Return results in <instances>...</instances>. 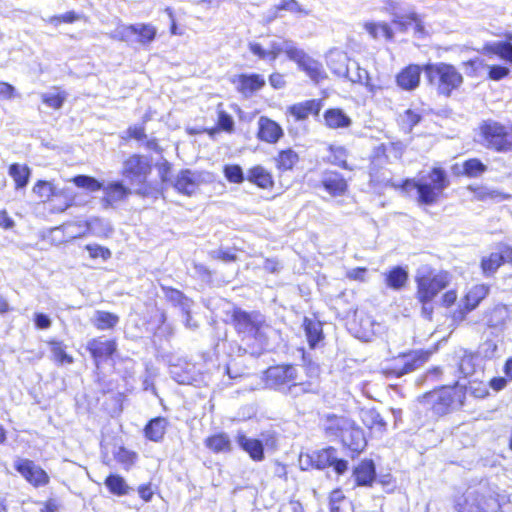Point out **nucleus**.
Segmentation results:
<instances>
[{"label":"nucleus","mask_w":512,"mask_h":512,"mask_svg":"<svg viewBox=\"0 0 512 512\" xmlns=\"http://www.w3.org/2000/svg\"><path fill=\"white\" fill-rule=\"evenodd\" d=\"M450 274L448 271L439 272L428 271L415 278L416 293L415 297L421 307V316L431 321L434 314V300L436 296L450 284Z\"/></svg>","instance_id":"nucleus-2"},{"label":"nucleus","mask_w":512,"mask_h":512,"mask_svg":"<svg viewBox=\"0 0 512 512\" xmlns=\"http://www.w3.org/2000/svg\"><path fill=\"white\" fill-rule=\"evenodd\" d=\"M408 280V271L401 266L391 267L384 273L385 285L396 291L404 289L407 286Z\"/></svg>","instance_id":"nucleus-36"},{"label":"nucleus","mask_w":512,"mask_h":512,"mask_svg":"<svg viewBox=\"0 0 512 512\" xmlns=\"http://www.w3.org/2000/svg\"><path fill=\"white\" fill-rule=\"evenodd\" d=\"M166 428V418H151L149 423L145 426V436L152 441H159Z\"/></svg>","instance_id":"nucleus-50"},{"label":"nucleus","mask_w":512,"mask_h":512,"mask_svg":"<svg viewBox=\"0 0 512 512\" xmlns=\"http://www.w3.org/2000/svg\"><path fill=\"white\" fill-rule=\"evenodd\" d=\"M487 79L492 81H500L509 76L510 70L504 65H487Z\"/></svg>","instance_id":"nucleus-62"},{"label":"nucleus","mask_w":512,"mask_h":512,"mask_svg":"<svg viewBox=\"0 0 512 512\" xmlns=\"http://www.w3.org/2000/svg\"><path fill=\"white\" fill-rule=\"evenodd\" d=\"M433 353L434 350L432 349L410 350L399 353L386 359L383 373L388 377H401L420 368L430 359Z\"/></svg>","instance_id":"nucleus-7"},{"label":"nucleus","mask_w":512,"mask_h":512,"mask_svg":"<svg viewBox=\"0 0 512 512\" xmlns=\"http://www.w3.org/2000/svg\"><path fill=\"white\" fill-rule=\"evenodd\" d=\"M173 186L179 194L191 196L198 189L199 179L193 171L183 169L177 174Z\"/></svg>","instance_id":"nucleus-32"},{"label":"nucleus","mask_w":512,"mask_h":512,"mask_svg":"<svg viewBox=\"0 0 512 512\" xmlns=\"http://www.w3.org/2000/svg\"><path fill=\"white\" fill-rule=\"evenodd\" d=\"M422 70L418 64L403 67L395 76L397 86L405 91L415 90L420 84Z\"/></svg>","instance_id":"nucleus-29"},{"label":"nucleus","mask_w":512,"mask_h":512,"mask_svg":"<svg viewBox=\"0 0 512 512\" xmlns=\"http://www.w3.org/2000/svg\"><path fill=\"white\" fill-rule=\"evenodd\" d=\"M70 181L77 187L83 190H86L91 193H95L101 191L103 188V183L96 179L95 177L78 174L73 176Z\"/></svg>","instance_id":"nucleus-47"},{"label":"nucleus","mask_w":512,"mask_h":512,"mask_svg":"<svg viewBox=\"0 0 512 512\" xmlns=\"http://www.w3.org/2000/svg\"><path fill=\"white\" fill-rule=\"evenodd\" d=\"M66 93L64 91H58L56 93L43 94L41 99L42 102L48 107L57 110L60 109L66 100Z\"/></svg>","instance_id":"nucleus-60"},{"label":"nucleus","mask_w":512,"mask_h":512,"mask_svg":"<svg viewBox=\"0 0 512 512\" xmlns=\"http://www.w3.org/2000/svg\"><path fill=\"white\" fill-rule=\"evenodd\" d=\"M103 192L100 203L103 209H116L126 203L134 190L120 180H113L106 185L103 184Z\"/></svg>","instance_id":"nucleus-16"},{"label":"nucleus","mask_w":512,"mask_h":512,"mask_svg":"<svg viewBox=\"0 0 512 512\" xmlns=\"http://www.w3.org/2000/svg\"><path fill=\"white\" fill-rule=\"evenodd\" d=\"M84 249L88 252L89 258L92 260L102 259L107 261L111 258L112 253L108 247L99 244H87Z\"/></svg>","instance_id":"nucleus-57"},{"label":"nucleus","mask_w":512,"mask_h":512,"mask_svg":"<svg viewBox=\"0 0 512 512\" xmlns=\"http://www.w3.org/2000/svg\"><path fill=\"white\" fill-rule=\"evenodd\" d=\"M47 345L51 352V359L57 365L72 364L74 358L67 352V345L59 339H49Z\"/></svg>","instance_id":"nucleus-38"},{"label":"nucleus","mask_w":512,"mask_h":512,"mask_svg":"<svg viewBox=\"0 0 512 512\" xmlns=\"http://www.w3.org/2000/svg\"><path fill=\"white\" fill-rule=\"evenodd\" d=\"M273 162L277 172L284 174L296 170L301 162V157L292 147H285L277 151Z\"/></svg>","instance_id":"nucleus-28"},{"label":"nucleus","mask_w":512,"mask_h":512,"mask_svg":"<svg viewBox=\"0 0 512 512\" xmlns=\"http://www.w3.org/2000/svg\"><path fill=\"white\" fill-rule=\"evenodd\" d=\"M150 119L149 115L146 114L142 118L141 124H134L127 127L125 133L121 136V139L124 142H130L131 140H135L138 142L144 141V147L147 150L153 151L157 154H161L163 149L159 144V140L155 137L148 138L145 128V123Z\"/></svg>","instance_id":"nucleus-18"},{"label":"nucleus","mask_w":512,"mask_h":512,"mask_svg":"<svg viewBox=\"0 0 512 512\" xmlns=\"http://www.w3.org/2000/svg\"><path fill=\"white\" fill-rule=\"evenodd\" d=\"M310 458L311 463L317 469H325L326 467L333 466L338 474H343L348 469V462L343 459L337 458L336 449L328 447L320 451L314 452Z\"/></svg>","instance_id":"nucleus-20"},{"label":"nucleus","mask_w":512,"mask_h":512,"mask_svg":"<svg viewBox=\"0 0 512 512\" xmlns=\"http://www.w3.org/2000/svg\"><path fill=\"white\" fill-rule=\"evenodd\" d=\"M302 328L305 332L309 348L315 349L324 339L322 323L319 320L304 317Z\"/></svg>","instance_id":"nucleus-35"},{"label":"nucleus","mask_w":512,"mask_h":512,"mask_svg":"<svg viewBox=\"0 0 512 512\" xmlns=\"http://www.w3.org/2000/svg\"><path fill=\"white\" fill-rule=\"evenodd\" d=\"M161 289L166 299L170 302L182 304L186 300L184 293L177 288L161 285Z\"/></svg>","instance_id":"nucleus-63"},{"label":"nucleus","mask_w":512,"mask_h":512,"mask_svg":"<svg viewBox=\"0 0 512 512\" xmlns=\"http://www.w3.org/2000/svg\"><path fill=\"white\" fill-rule=\"evenodd\" d=\"M486 171L487 166L479 158H468L462 163V174L468 178H477Z\"/></svg>","instance_id":"nucleus-48"},{"label":"nucleus","mask_w":512,"mask_h":512,"mask_svg":"<svg viewBox=\"0 0 512 512\" xmlns=\"http://www.w3.org/2000/svg\"><path fill=\"white\" fill-rule=\"evenodd\" d=\"M81 19V15L76 13L75 11H67L63 14L50 16L47 22L55 27L61 24H72Z\"/></svg>","instance_id":"nucleus-59"},{"label":"nucleus","mask_w":512,"mask_h":512,"mask_svg":"<svg viewBox=\"0 0 512 512\" xmlns=\"http://www.w3.org/2000/svg\"><path fill=\"white\" fill-rule=\"evenodd\" d=\"M427 83L440 97L450 98L464 84V77L456 66L446 62L428 63L423 66Z\"/></svg>","instance_id":"nucleus-3"},{"label":"nucleus","mask_w":512,"mask_h":512,"mask_svg":"<svg viewBox=\"0 0 512 512\" xmlns=\"http://www.w3.org/2000/svg\"><path fill=\"white\" fill-rule=\"evenodd\" d=\"M482 53L485 55H497L512 64V43L510 42H487L482 46Z\"/></svg>","instance_id":"nucleus-42"},{"label":"nucleus","mask_w":512,"mask_h":512,"mask_svg":"<svg viewBox=\"0 0 512 512\" xmlns=\"http://www.w3.org/2000/svg\"><path fill=\"white\" fill-rule=\"evenodd\" d=\"M223 174L229 183L241 184L246 177L238 164H227L223 167Z\"/></svg>","instance_id":"nucleus-55"},{"label":"nucleus","mask_w":512,"mask_h":512,"mask_svg":"<svg viewBox=\"0 0 512 512\" xmlns=\"http://www.w3.org/2000/svg\"><path fill=\"white\" fill-rule=\"evenodd\" d=\"M236 441L239 444V446L246 451L250 457L255 461H261L264 458V449L262 442L253 439L248 438L245 434L239 433L236 437Z\"/></svg>","instance_id":"nucleus-40"},{"label":"nucleus","mask_w":512,"mask_h":512,"mask_svg":"<svg viewBox=\"0 0 512 512\" xmlns=\"http://www.w3.org/2000/svg\"><path fill=\"white\" fill-rule=\"evenodd\" d=\"M15 469L32 485L44 486L49 482L47 473L33 461L19 459L15 463Z\"/></svg>","instance_id":"nucleus-25"},{"label":"nucleus","mask_w":512,"mask_h":512,"mask_svg":"<svg viewBox=\"0 0 512 512\" xmlns=\"http://www.w3.org/2000/svg\"><path fill=\"white\" fill-rule=\"evenodd\" d=\"M470 191L473 192L474 198L478 201H503L509 200L512 196L508 193L500 192L497 190L487 189L481 186L469 187Z\"/></svg>","instance_id":"nucleus-46"},{"label":"nucleus","mask_w":512,"mask_h":512,"mask_svg":"<svg viewBox=\"0 0 512 512\" xmlns=\"http://www.w3.org/2000/svg\"><path fill=\"white\" fill-rule=\"evenodd\" d=\"M265 385L277 391L291 390L301 387L303 392H309L306 383L298 381V366L292 363H280L267 367L263 372Z\"/></svg>","instance_id":"nucleus-8"},{"label":"nucleus","mask_w":512,"mask_h":512,"mask_svg":"<svg viewBox=\"0 0 512 512\" xmlns=\"http://www.w3.org/2000/svg\"><path fill=\"white\" fill-rule=\"evenodd\" d=\"M206 445L215 453L230 452L232 448L231 441L225 433H219L208 437L206 439Z\"/></svg>","instance_id":"nucleus-51"},{"label":"nucleus","mask_w":512,"mask_h":512,"mask_svg":"<svg viewBox=\"0 0 512 512\" xmlns=\"http://www.w3.org/2000/svg\"><path fill=\"white\" fill-rule=\"evenodd\" d=\"M325 429L328 435L340 437L353 452H361L367 444L363 430L351 418H328Z\"/></svg>","instance_id":"nucleus-9"},{"label":"nucleus","mask_w":512,"mask_h":512,"mask_svg":"<svg viewBox=\"0 0 512 512\" xmlns=\"http://www.w3.org/2000/svg\"><path fill=\"white\" fill-rule=\"evenodd\" d=\"M217 121L214 126L205 128L203 132L208 134L210 137H214L220 132L231 134L235 131V123L233 117L224 109L222 102L216 106Z\"/></svg>","instance_id":"nucleus-30"},{"label":"nucleus","mask_w":512,"mask_h":512,"mask_svg":"<svg viewBox=\"0 0 512 512\" xmlns=\"http://www.w3.org/2000/svg\"><path fill=\"white\" fill-rule=\"evenodd\" d=\"M231 83L235 85L238 93L246 97L252 96L266 85L265 78L258 73L237 74L231 79Z\"/></svg>","instance_id":"nucleus-21"},{"label":"nucleus","mask_w":512,"mask_h":512,"mask_svg":"<svg viewBox=\"0 0 512 512\" xmlns=\"http://www.w3.org/2000/svg\"><path fill=\"white\" fill-rule=\"evenodd\" d=\"M246 180L263 191H272L276 186L273 172L262 164H256L248 168Z\"/></svg>","instance_id":"nucleus-24"},{"label":"nucleus","mask_w":512,"mask_h":512,"mask_svg":"<svg viewBox=\"0 0 512 512\" xmlns=\"http://www.w3.org/2000/svg\"><path fill=\"white\" fill-rule=\"evenodd\" d=\"M462 64L467 70V75L471 78L478 77L482 73V71L487 67V64L485 63L484 59L479 57H475L467 61H464Z\"/></svg>","instance_id":"nucleus-58"},{"label":"nucleus","mask_w":512,"mask_h":512,"mask_svg":"<svg viewBox=\"0 0 512 512\" xmlns=\"http://www.w3.org/2000/svg\"><path fill=\"white\" fill-rule=\"evenodd\" d=\"M284 54L295 62L298 68L303 71L314 83L318 84L327 78L323 65L309 56L303 49L299 48L292 40L283 41Z\"/></svg>","instance_id":"nucleus-12"},{"label":"nucleus","mask_w":512,"mask_h":512,"mask_svg":"<svg viewBox=\"0 0 512 512\" xmlns=\"http://www.w3.org/2000/svg\"><path fill=\"white\" fill-rule=\"evenodd\" d=\"M330 156V162L343 169L352 171L353 167L348 163L349 151L345 146L330 144L327 147Z\"/></svg>","instance_id":"nucleus-43"},{"label":"nucleus","mask_w":512,"mask_h":512,"mask_svg":"<svg viewBox=\"0 0 512 512\" xmlns=\"http://www.w3.org/2000/svg\"><path fill=\"white\" fill-rule=\"evenodd\" d=\"M284 136V130L281 125L267 117L260 116L257 123L256 137L260 142L274 145Z\"/></svg>","instance_id":"nucleus-22"},{"label":"nucleus","mask_w":512,"mask_h":512,"mask_svg":"<svg viewBox=\"0 0 512 512\" xmlns=\"http://www.w3.org/2000/svg\"><path fill=\"white\" fill-rule=\"evenodd\" d=\"M130 35L137 36V42L142 45H148L155 40L157 36V29L152 24H130L123 27L119 36L115 38L118 41L127 42Z\"/></svg>","instance_id":"nucleus-23"},{"label":"nucleus","mask_w":512,"mask_h":512,"mask_svg":"<svg viewBox=\"0 0 512 512\" xmlns=\"http://www.w3.org/2000/svg\"><path fill=\"white\" fill-rule=\"evenodd\" d=\"M428 178L430 182L422 180L417 182V202L420 205L431 206L436 204L450 184L448 174L442 167H432L428 172Z\"/></svg>","instance_id":"nucleus-10"},{"label":"nucleus","mask_w":512,"mask_h":512,"mask_svg":"<svg viewBox=\"0 0 512 512\" xmlns=\"http://www.w3.org/2000/svg\"><path fill=\"white\" fill-rule=\"evenodd\" d=\"M499 252H491L480 260V269L484 276H493L505 263L512 265V246L501 244Z\"/></svg>","instance_id":"nucleus-17"},{"label":"nucleus","mask_w":512,"mask_h":512,"mask_svg":"<svg viewBox=\"0 0 512 512\" xmlns=\"http://www.w3.org/2000/svg\"><path fill=\"white\" fill-rule=\"evenodd\" d=\"M349 330L355 337L363 341H368L374 334V322L368 315L355 314L350 321Z\"/></svg>","instance_id":"nucleus-33"},{"label":"nucleus","mask_w":512,"mask_h":512,"mask_svg":"<svg viewBox=\"0 0 512 512\" xmlns=\"http://www.w3.org/2000/svg\"><path fill=\"white\" fill-rule=\"evenodd\" d=\"M323 125L328 130H346L352 126V118L340 107H329L322 114Z\"/></svg>","instance_id":"nucleus-27"},{"label":"nucleus","mask_w":512,"mask_h":512,"mask_svg":"<svg viewBox=\"0 0 512 512\" xmlns=\"http://www.w3.org/2000/svg\"><path fill=\"white\" fill-rule=\"evenodd\" d=\"M366 32L373 39H378L380 37H384L387 41H393L394 32L391 26L386 22H365L363 25Z\"/></svg>","instance_id":"nucleus-44"},{"label":"nucleus","mask_w":512,"mask_h":512,"mask_svg":"<svg viewBox=\"0 0 512 512\" xmlns=\"http://www.w3.org/2000/svg\"><path fill=\"white\" fill-rule=\"evenodd\" d=\"M465 393L457 385H443L418 397V402L428 411L442 416L453 413L464 405Z\"/></svg>","instance_id":"nucleus-5"},{"label":"nucleus","mask_w":512,"mask_h":512,"mask_svg":"<svg viewBox=\"0 0 512 512\" xmlns=\"http://www.w3.org/2000/svg\"><path fill=\"white\" fill-rule=\"evenodd\" d=\"M84 235H92L102 239H108L113 228L105 223L102 218L94 216L84 221Z\"/></svg>","instance_id":"nucleus-37"},{"label":"nucleus","mask_w":512,"mask_h":512,"mask_svg":"<svg viewBox=\"0 0 512 512\" xmlns=\"http://www.w3.org/2000/svg\"><path fill=\"white\" fill-rule=\"evenodd\" d=\"M85 349L96 367L118 356L117 339L114 337L108 338L105 335L90 338L85 345Z\"/></svg>","instance_id":"nucleus-13"},{"label":"nucleus","mask_w":512,"mask_h":512,"mask_svg":"<svg viewBox=\"0 0 512 512\" xmlns=\"http://www.w3.org/2000/svg\"><path fill=\"white\" fill-rule=\"evenodd\" d=\"M114 459L124 466L125 469H129L137 458L136 453L127 450L122 446H114L112 449Z\"/></svg>","instance_id":"nucleus-54"},{"label":"nucleus","mask_w":512,"mask_h":512,"mask_svg":"<svg viewBox=\"0 0 512 512\" xmlns=\"http://www.w3.org/2000/svg\"><path fill=\"white\" fill-rule=\"evenodd\" d=\"M32 170L26 163L14 162L8 166V175L14 183L16 191L23 190L29 184Z\"/></svg>","instance_id":"nucleus-34"},{"label":"nucleus","mask_w":512,"mask_h":512,"mask_svg":"<svg viewBox=\"0 0 512 512\" xmlns=\"http://www.w3.org/2000/svg\"><path fill=\"white\" fill-rule=\"evenodd\" d=\"M366 267H356L346 272L345 277L351 281L364 282L367 274Z\"/></svg>","instance_id":"nucleus-64"},{"label":"nucleus","mask_w":512,"mask_h":512,"mask_svg":"<svg viewBox=\"0 0 512 512\" xmlns=\"http://www.w3.org/2000/svg\"><path fill=\"white\" fill-rule=\"evenodd\" d=\"M259 313H250L239 307H234L230 313L231 325L242 338H253L261 346L267 344V336L263 332L265 322L258 319Z\"/></svg>","instance_id":"nucleus-11"},{"label":"nucleus","mask_w":512,"mask_h":512,"mask_svg":"<svg viewBox=\"0 0 512 512\" xmlns=\"http://www.w3.org/2000/svg\"><path fill=\"white\" fill-rule=\"evenodd\" d=\"M76 193L69 188L55 189L53 196L47 203V209L52 214H60L77 205Z\"/></svg>","instance_id":"nucleus-26"},{"label":"nucleus","mask_w":512,"mask_h":512,"mask_svg":"<svg viewBox=\"0 0 512 512\" xmlns=\"http://www.w3.org/2000/svg\"><path fill=\"white\" fill-rule=\"evenodd\" d=\"M422 120V115L416 110L407 109L400 116L399 125L407 133L412 132L414 127L418 125Z\"/></svg>","instance_id":"nucleus-52"},{"label":"nucleus","mask_w":512,"mask_h":512,"mask_svg":"<svg viewBox=\"0 0 512 512\" xmlns=\"http://www.w3.org/2000/svg\"><path fill=\"white\" fill-rule=\"evenodd\" d=\"M119 316L110 311L97 310L94 314L92 324L98 331L114 330L119 324Z\"/></svg>","instance_id":"nucleus-41"},{"label":"nucleus","mask_w":512,"mask_h":512,"mask_svg":"<svg viewBox=\"0 0 512 512\" xmlns=\"http://www.w3.org/2000/svg\"><path fill=\"white\" fill-rule=\"evenodd\" d=\"M468 391L475 398L483 399L490 395L488 383L479 379H472L468 382Z\"/></svg>","instance_id":"nucleus-56"},{"label":"nucleus","mask_w":512,"mask_h":512,"mask_svg":"<svg viewBox=\"0 0 512 512\" xmlns=\"http://www.w3.org/2000/svg\"><path fill=\"white\" fill-rule=\"evenodd\" d=\"M358 486H371L376 477L375 465L372 460H363L353 471Z\"/></svg>","instance_id":"nucleus-39"},{"label":"nucleus","mask_w":512,"mask_h":512,"mask_svg":"<svg viewBox=\"0 0 512 512\" xmlns=\"http://www.w3.org/2000/svg\"><path fill=\"white\" fill-rule=\"evenodd\" d=\"M405 153V145L401 141H391L375 146L369 155V166L378 170L385 165L400 161Z\"/></svg>","instance_id":"nucleus-14"},{"label":"nucleus","mask_w":512,"mask_h":512,"mask_svg":"<svg viewBox=\"0 0 512 512\" xmlns=\"http://www.w3.org/2000/svg\"><path fill=\"white\" fill-rule=\"evenodd\" d=\"M489 286L486 284H476L472 286L462 297L461 306L451 314L454 323H460L466 319V316L475 310L479 304L489 294Z\"/></svg>","instance_id":"nucleus-15"},{"label":"nucleus","mask_w":512,"mask_h":512,"mask_svg":"<svg viewBox=\"0 0 512 512\" xmlns=\"http://www.w3.org/2000/svg\"><path fill=\"white\" fill-rule=\"evenodd\" d=\"M392 23L396 26L399 32L405 33L410 27H414L416 31H422L423 26L418 17L414 12L395 16Z\"/></svg>","instance_id":"nucleus-45"},{"label":"nucleus","mask_w":512,"mask_h":512,"mask_svg":"<svg viewBox=\"0 0 512 512\" xmlns=\"http://www.w3.org/2000/svg\"><path fill=\"white\" fill-rule=\"evenodd\" d=\"M506 496L497 491V487L486 481L469 486L465 492L454 500L457 512H498Z\"/></svg>","instance_id":"nucleus-1"},{"label":"nucleus","mask_w":512,"mask_h":512,"mask_svg":"<svg viewBox=\"0 0 512 512\" xmlns=\"http://www.w3.org/2000/svg\"><path fill=\"white\" fill-rule=\"evenodd\" d=\"M323 108V100L320 98L308 99L289 105L286 108V115L294 122H304L310 115L318 117Z\"/></svg>","instance_id":"nucleus-19"},{"label":"nucleus","mask_w":512,"mask_h":512,"mask_svg":"<svg viewBox=\"0 0 512 512\" xmlns=\"http://www.w3.org/2000/svg\"><path fill=\"white\" fill-rule=\"evenodd\" d=\"M283 10L294 14H308V11L303 9L297 0H282L279 4L274 6L275 13Z\"/></svg>","instance_id":"nucleus-61"},{"label":"nucleus","mask_w":512,"mask_h":512,"mask_svg":"<svg viewBox=\"0 0 512 512\" xmlns=\"http://www.w3.org/2000/svg\"><path fill=\"white\" fill-rule=\"evenodd\" d=\"M321 186L333 197L344 195L348 191L347 180L337 171H327Z\"/></svg>","instance_id":"nucleus-31"},{"label":"nucleus","mask_w":512,"mask_h":512,"mask_svg":"<svg viewBox=\"0 0 512 512\" xmlns=\"http://www.w3.org/2000/svg\"><path fill=\"white\" fill-rule=\"evenodd\" d=\"M105 485L111 493L118 496L126 495L129 490L124 478L119 475H109L105 480Z\"/></svg>","instance_id":"nucleus-53"},{"label":"nucleus","mask_w":512,"mask_h":512,"mask_svg":"<svg viewBox=\"0 0 512 512\" xmlns=\"http://www.w3.org/2000/svg\"><path fill=\"white\" fill-rule=\"evenodd\" d=\"M481 145L496 153L512 152V124L496 120H484L478 126Z\"/></svg>","instance_id":"nucleus-6"},{"label":"nucleus","mask_w":512,"mask_h":512,"mask_svg":"<svg viewBox=\"0 0 512 512\" xmlns=\"http://www.w3.org/2000/svg\"><path fill=\"white\" fill-rule=\"evenodd\" d=\"M55 189L56 186L51 182L47 180H37L32 187V193L39 199L40 203L47 205Z\"/></svg>","instance_id":"nucleus-49"},{"label":"nucleus","mask_w":512,"mask_h":512,"mask_svg":"<svg viewBox=\"0 0 512 512\" xmlns=\"http://www.w3.org/2000/svg\"><path fill=\"white\" fill-rule=\"evenodd\" d=\"M152 170L153 165L150 160L145 155L134 152L122 160L120 175L135 187L136 195L147 197L154 190V185L149 181Z\"/></svg>","instance_id":"nucleus-4"}]
</instances>
